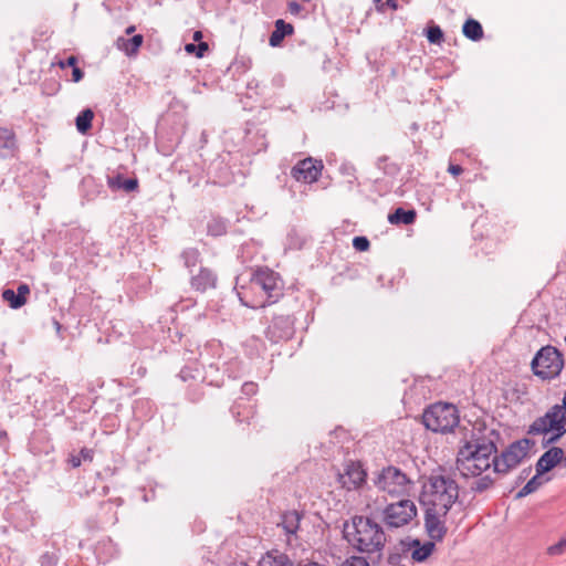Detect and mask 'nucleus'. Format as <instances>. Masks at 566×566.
I'll list each match as a JSON object with an SVG mask.
<instances>
[{"mask_svg": "<svg viewBox=\"0 0 566 566\" xmlns=\"http://www.w3.org/2000/svg\"><path fill=\"white\" fill-rule=\"evenodd\" d=\"M455 468L464 479L476 478L489 469L494 470V453L501 434L484 422L459 427Z\"/></svg>", "mask_w": 566, "mask_h": 566, "instance_id": "nucleus-1", "label": "nucleus"}, {"mask_svg": "<svg viewBox=\"0 0 566 566\" xmlns=\"http://www.w3.org/2000/svg\"><path fill=\"white\" fill-rule=\"evenodd\" d=\"M344 538L360 553L377 554L378 558L386 545L384 527L373 518L355 515L343 525Z\"/></svg>", "mask_w": 566, "mask_h": 566, "instance_id": "nucleus-2", "label": "nucleus"}, {"mask_svg": "<svg viewBox=\"0 0 566 566\" xmlns=\"http://www.w3.org/2000/svg\"><path fill=\"white\" fill-rule=\"evenodd\" d=\"M249 291L253 293L262 292L264 297H250L248 291L241 287L238 296L245 307L262 308L275 304L283 296V286L277 273L269 268L256 269L249 284Z\"/></svg>", "mask_w": 566, "mask_h": 566, "instance_id": "nucleus-3", "label": "nucleus"}, {"mask_svg": "<svg viewBox=\"0 0 566 566\" xmlns=\"http://www.w3.org/2000/svg\"><path fill=\"white\" fill-rule=\"evenodd\" d=\"M443 472V469L433 471L424 488L429 495L428 506L443 509V512H449L459 497V485Z\"/></svg>", "mask_w": 566, "mask_h": 566, "instance_id": "nucleus-4", "label": "nucleus"}, {"mask_svg": "<svg viewBox=\"0 0 566 566\" xmlns=\"http://www.w3.org/2000/svg\"><path fill=\"white\" fill-rule=\"evenodd\" d=\"M459 410L452 403L437 402L424 409L422 423L432 432L447 433L459 424Z\"/></svg>", "mask_w": 566, "mask_h": 566, "instance_id": "nucleus-5", "label": "nucleus"}, {"mask_svg": "<svg viewBox=\"0 0 566 566\" xmlns=\"http://www.w3.org/2000/svg\"><path fill=\"white\" fill-rule=\"evenodd\" d=\"M373 482L379 491L392 497H405L413 485L412 480L395 465L382 468L373 479Z\"/></svg>", "mask_w": 566, "mask_h": 566, "instance_id": "nucleus-6", "label": "nucleus"}, {"mask_svg": "<svg viewBox=\"0 0 566 566\" xmlns=\"http://www.w3.org/2000/svg\"><path fill=\"white\" fill-rule=\"evenodd\" d=\"M564 364L562 353L554 346L547 345L535 354L531 361V368L539 379L552 380L560 375Z\"/></svg>", "mask_w": 566, "mask_h": 566, "instance_id": "nucleus-7", "label": "nucleus"}, {"mask_svg": "<svg viewBox=\"0 0 566 566\" xmlns=\"http://www.w3.org/2000/svg\"><path fill=\"white\" fill-rule=\"evenodd\" d=\"M534 442L527 438L509 444L503 451L494 453V473L507 474L515 469L528 454Z\"/></svg>", "mask_w": 566, "mask_h": 566, "instance_id": "nucleus-8", "label": "nucleus"}, {"mask_svg": "<svg viewBox=\"0 0 566 566\" xmlns=\"http://www.w3.org/2000/svg\"><path fill=\"white\" fill-rule=\"evenodd\" d=\"M417 516V506L413 501L401 497L395 503L386 505L381 511V522L387 530L401 528Z\"/></svg>", "mask_w": 566, "mask_h": 566, "instance_id": "nucleus-9", "label": "nucleus"}, {"mask_svg": "<svg viewBox=\"0 0 566 566\" xmlns=\"http://www.w3.org/2000/svg\"><path fill=\"white\" fill-rule=\"evenodd\" d=\"M295 319L290 314H274L271 323L265 329V337L276 344L289 340L295 333Z\"/></svg>", "mask_w": 566, "mask_h": 566, "instance_id": "nucleus-10", "label": "nucleus"}, {"mask_svg": "<svg viewBox=\"0 0 566 566\" xmlns=\"http://www.w3.org/2000/svg\"><path fill=\"white\" fill-rule=\"evenodd\" d=\"M449 512L443 509L428 506L424 513V528L432 541L440 542L447 534L446 517Z\"/></svg>", "mask_w": 566, "mask_h": 566, "instance_id": "nucleus-11", "label": "nucleus"}, {"mask_svg": "<svg viewBox=\"0 0 566 566\" xmlns=\"http://www.w3.org/2000/svg\"><path fill=\"white\" fill-rule=\"evenodd\" d=\"M324 168L323 161L307 157L297 161L291 169V176L304 184H313L318 180Z\"/></svg>", "mask_w": 566, "mask_h": 566, "instance_id": "nucleus-12", "label": "nucleus"}, {"mask_svg": "<svg viewBox=\"0 0 566 566\" xmlns=\"http://www.w3.org/2000/svg\"><path fill=\"white\" fill-rule=\"evenodd\" d=\"M366 472L363 465L358 462L350 461L346 464L345 472L339 474L338 481L342 486L348 491L357 490L366 481Z\"/></svg>", "mask_w": 566, "mask_h": 566, "instance_id": "nucleus-13", "label": "nucleus"}, {"mask_svg": "<svg viewBox=\"0 0 566 566\" xmlns=\"http://www.w3.org/2000/svg\"><path fill=\"white\" fill-rule=\"evenodd\" d=\"M122 505L120 499L107 500L99 504L96 514V522L94 528H104L106 526L115 525L118 521L117 509Z\"/></svg>", "mask_w": 566, "mask_h": 566, "instance_id": "nucleus-14", "label": "nucleus"}, {"mask_svg": "<svg viewBox=\"0 0 566 566\" xmlns=\"http://www.w3.org/2000/svg\"><path fill=\"white\" fill-rule=\"evenodd\" d=\"M190 286L192 290L205 293L217 287L218 275L212 269L200 266L198 273L195 274L190 271Z\"/></svg>", "mask_w": 566, "mask_h": 566, "instance_id": "nucleus-15", "label": "nucleus"}, {"mask_svg": "<svg viewBox=\"0 0 566 566\" xmlns=\"http://www.w3.org/2000/svg\"><path fill=\"white\" fill-rule=\"evenodd\" d=\"M179 378L185 382L191 381L190 386H196L192 391L188 392V396L192 402L199 401L203 396L201 386L203 377L201 371L196 367L186 366L180 370Z\"/></svg>", "mask_w": 566, "mask_h": 566, "instance_id": "nucleus-16", "label": "nucleus"}, {"mask_svg": "<svg viewBox=\"0 0 566 566\" xmlns=\"http://www.w3.org/2000/svg\"><path fill=\"white\" fill-rule=\"evenodd\" d=\"M564 450L559 447H552L545 451L535 464L538 474H545L563 461Z\"/></svg>", "mask_w": 566, "mask_h": 566, "instance_id": "nucleus-17", "label": "nucleus"}, {"mask_svg": "<svg viewBox=\"0 0 566 566\" xmlns=\"http://www.w3.org/2000/svg\"><path fill=\"white\" fill-rule=\"evenodd\" d=\"M555 426H557V420L553 406L544 416L538 417L533 421V423L527 429V433L531 436L548 433L551 432L552 428H555Z\"/></svg>", "mask_w": 566, "mask_h": 566, "instance_id": "nucleus-18", "label": "nucleus"}, {"mask_svg": "<svg viewBox=\"0 0 566 566\" xmlns=\"http://www.w3.org/2000/svg\"><path fill=\"white\" fill-rule=\"evenodd\" d=\"M30 294V287L25 283H21L17 287V292L11 289L2 291V298L9 303L10 307L18 310L27 303V296Z\"/></svg>", "mask_w": 566, "mask_h": 566, "instance_id": "nucleus-19", "label": "nucleus"}, {"mask_svg": "<svg viewBox=\"0 0 566 566\" xmlns=\"http://www.w3.org/2000/svg\"><path fill=\"white\" fill-rule=\"evenodd\" d=\"M303 516V513L296 510L286 511L282 513L281 522L277 523V526H281L286 535H295L300 530Z\"/></svg>", "mask_w": 566, "mask_h": 566, "instance_id": "nucleus-20", "label": "nucleus"}, {"mask_svg": "<svg viewBox=\"0 0 566 566\" xmlns=\"http://www.w3.org/2000/svg\"><path fill=\"white\" fill-rule=\"evenodd\" d=\"M274 31L271 33L269 44L273 48L281 45L284 38L292 35L294 27L291 23L285 22L283 19H279L274 23Z\"/></svg>", "mask_w": 566, "mask_h": 566, "instance_id": "nucleus-21", "label": "nucleus"}, {"mask_svg": "<svg viewBox=\"0 0 566 566\" xmlns=\"http://www.w3.org/2000/svg\"><path fill=\"white\" fill-rule=\"evenodd\" d=\"M107 186L112 190L135 191L138 188L137 178H125L122 174L107 178Z\"/></svg>", "mask_w": 566, "mask_h": 566, "instance_id": "nucleus-22", "label": "nucleus"}, {"mask_svg": "<svg viewBox=\"0 0 566 566\" xmlns=\"http://www.w3.org/2000/svg\"><path fill=\"white\" fill-rule=\"evenodd\" d=\"M144 36L142 34H135L129 39L123 36L116 41L118 50L123 51L127 56H135L140 46L143 45Z\"/></svg>", "mask_w": 566, "mask_h": 566, "instance_id": "nucleus-23", "label": "nucleus"}, {"mask_svg": "<svg viewBox=\"0 0 566 566\" xmlns=\"http://www.w3.org/2000/svg\"><path fill=\"white\" fill-rule=\"evenodd\" d=\"M417 218V212L413 209L405 210L403 208L399 207L394 210V212L388 214V221L391 224H405L409 226L415 223Z\"/></svg>", "mask_w": 566, "mask_h": 566, "instance_id": "nucleus-24", "label": "nucleus"}, {"mask_svg": "<svg viewBox=\"0 0 566 566\" xmlns=\"http://www.w3.org/2000/svg\"><path fill=\"white\" fill-rule=\"evenodd\" d=\"M231 413L237 422L250 423V419L254 418L256 411L254 407L243 405L240 400H237L231 407Z\"/></svg>", "mask_w": 566, "mask_h": 566, "instance_id": "nucleus-25", "label": "nucleus"}, {"mask_svg": "<svg viewBox=\"0 0 566 566\" xmlns=\"http://www.w3.org/2000/svg\"><path fill=\"white\" fill-rule=\"evenodd\" d=\"M462 33L467 39L476 42L483 38V28L478 20L469 18L463 23Z\"/></svg>", "mask_w": 566, "mask_h": 566, "instance_id": "nucleus-26", "label": "nucleus"}, {"mask_svg": "<svg viewBox=\"0 0 566 566\" xmlns=\"http://www.w3.org/2000/svg\"><path fill=\"white\" fill-rule=\"evenodd\" d=\"M412 546L415 547V549L412 551L411 557L416 562L426 560L434 549V543L431 541L426 542L424 544L421 545L419 539H413Z\"/></svg>", "mask_w": 566, "mask_h": 566, "instance_id": "nucleus-27", "label": "nucleus"}, {"mask_svg": "<svg viewBox=\"0 0 566 566\" xmlns=\"http://www.w3.org/2000/svg\"><path fill=\"white\" fill-rule=\"evenodd\" d=\"M476 478L478 479L470 485L471 492L475 494H482L491 490L495 484V480L490 474H481Z\"/></svg>", "mask_w": 566, "mask_h": 566, "instance_id": "nucleus-28", "label": "nucleus"}, {"mask_svg": "<svg viewBox=\"0 0 566 566\" xmlns=\"http://www.w3.org/2000/svg\"><path fill=\"white\" fill-rule=\"evenodd\" d=\"M94 112L91 108H85L75 118L76 129L81 134H86L92 128V120Z\"/></svg>", "mask_w": 566, "mask_h": 566, "instance_id": "nucleus-29", "label": "nucleus"}, {"mask_svg": "<svg viewBox=\"0 0 566 566\" xmlns=\"http://www.w3.org/2000/svg\"><path fill=\"white\" fill-rule=\"evenodd\" d=\"M542 475L543 474H538L536 472V474L517 492L516 499L525 497L537 491L544 483Z\"/></svg>", "mask_w": 566, "mask_h": 566, "instance_id": "nucleus-30", "label": "nucleus"}, {"mask_svg": "<svg viewBox=\"0 0 566 566\" xmlns=\"http://www.w3.org/2000/svg\"><path fill=\"white\" fill-rule=\"evenodd\" d=\"M180 258L184 262V265L190 271L195 268L200 261V252L197 248H187L185 249Z\"/></svg>", "mask_w": 566, "mask_h": 566, "instance_id": "nucleus-31", "label": "nucleus"}, {"mask_svg": "<svg viewBox=\"0 0 566 566\" xmlns=\"http://www.w3.org/2000/svg\"><path fill=\"white\" fill-rule=\"evenodd\" d=\"M207 232L211 237H221L227 233V222L221 218H213L207 224Z\"/></svg>", "mask_w": 566, "mask_h": 566, "instance_id": "nucleus-32", "label": "nucleus"}, {"mask_svg": "<svg viewBox=\"0 0 566 566\" xmlns=\"http://www.w3.org/2000/svg\"><path fill=\"white\" fill-rule=\"evenodd\" d=\"M15 146V134L12 129L0 127V151Z\"/></svg>", "mask_w": 566, "mask_h": 566, "instance_id": "nucleus-33", "label": "nucleus"}, {"mask_svg": "<svg viewBox=\"0 0 566 566\" xmlns=\"http://www.w3.org/2000/svg\"><path fill=\"white\" fill-rule=\"evenodd\" d=\"M426 36L432 44H441L444 39L442 29L438 24H431L426 29Z\"/></svg>", "mask_w": 566, "mask_h": 566, "instance_id": "nucleus-34", "label": "nucleus"}, {"mask_svg": "<svg viewBox=\"0 0 566 566\" xmlns=\"http://www.w3.org/2000/svg\"><path fill=\"white\" fill-rule=\"evenodd\" d=\"M270 566H293V562L286 554L275 551L268 555Z\"/></svg>", "mask_w": 566, "mask_h": 566, "instance_id": "nucleus-35", "label": "nucleus"}, {"mask_svg": "<svg viewBox=\"0 0 566 566\" xmlns=\"http://www.w3.org/2000/svg\"><path fill=\"white\" fill-rule=\"evenodd\" d=\"M376 165H377V168L379 170H382L386 175L394 176V175H396L399 171L398 165H396L394 163H388V157L387 156L379 157L377 159Z\"/></svg>", "mask_w": 566, "mask_h": 566, "instance_id": "nucleus-36", "label": "nucleus"}, {"mask_svg": "<svg viewBox=\"0 0 566 566\" xmlns=\"http://www.w3.org/2000/svg\"><path fill=\"white\" fill-rule=\"evenodd\" d=\"M208 49L209 45L207 42H199L198 44L187 43L185 45V51L189 54H195L197 57H202Z\"/></svg>", "mask_w": 566, "mask_h": 566, "instance_id": "nucleus-37", "label": "nucleus"}, {"mask_svg": "<svg viewBox=\"0 0 566 566\" xmlns=\"http://www.w3.org/2000/svg\"><path fill=\"white\" fill-rule=\"evenodd\" d=\"M566 552V535L562 537L556 544L547 548V554L551 556H559Z\"/></svg>", "mask_w": 566, "mask_h": 566, "instance_id": "nucleus-38", "label": "nucleus"}, {"mask_svg": "<svg viewBox=\"0 0 566 566\" xmlns=\"http://www.w3.org/2000/svg\"><path fill=\"white\" fill-rule=\"evenodd\" d=\"M59 557L55 553L45 552L40 556L41 566H56Z\"/></svg>", "mask_w": 566, "mask_h": 566, "instance_id": "nucleus-39", "label": "nucleus"}, {"mask_svg": "<svg viewBox=\"0 0 566 566\" xmlns=\"http://www.w3.org/2000/svg\"><path fill=\"white\" fill-rule=\"evenodd\" d=\"M554 410L556 412L557 427L562 430H565L566 433V413L564 412L565 408H560L559 405H554Z\"/></svg>", "mask_w": 566, "mask_h": 566, "instance_id": "nucleus-40", "label": "nucleus"}, {"mask_svg": "<svg viewBox=\"0 0 566 566\" xmlns=\"http://www.w3.org/2000/svg\"><path fill=\"white\" fill-rule=\"evenodd\" d=\"M353 247L359 251L364 252L367 251L370 247V242L366 237H355L353 239Z\"/></svg>", "mask_w": 566, "mask_h": 566, "instance_id": "nucleus-41", "label": "nucleus"}, {"mask_svg": "<svg viewBox=\"0 0 566 566\" xmlns=\"http://www.w3.org/2000/svg\"><path fill=\"white\" fill-rule=\"evenodd\" d=\"M551 432L553 434L547 440L543 441V447H547L549 444L557 442L565 434V430L559 429L557 426H555V428H552Z\"/></svg>", "mask_w": 566, "mask_h": 566, "instance_id": "nucleus-42", "label": "nucleus"}, {"mask_svg": "<svg viewBox=\"0 0 566 566\" xmlns=\"http://www.w3.org/2000/svg\"><path fill=\"white\" fill-rule=\"evenodd\" d=\"M258 389H259V386L256 382L245 381L241 387V392H242V395H244L247 397H252V396L256 395Z\"/></svg>", "mask_w": 566, "mask_h": 566, "instance_id": "nucleus-43", "label": "nucleus"}, {"mask_svg": "<svg viewBox=\"0 0 566 566\" xmlns=\"http://www.w3.org/2000/svg\"><path fill=\"white\" fill-rule=\"evenodd\" d=\"M342 566H369V563L363 556H350L342 564Z\"/></svg>", "mask_w": 566, "mask_h": 566, "instance_id": "nucleus-44", "label": "nucleus"}, {"mask_svg": "<svg viewBox=\"0 0 566 566\" xmlns=\"http://www.w3.org/2000/svg\"><path fill=\"white\" fill-rule=\"evenodd\" d=\"M76 64H77V57L75 55H70L66 60L59 62V66L61 69L74 67Z\"/></svg>", "mask_w": 566, "mask_h": 566, "instance_id": "nucleus-45", "label": "nucleus"}, {"mask_svg": "<svg viewBox=\"0 0 566 566\" xmlns=\"http://www.w3.org/2000/svg\"><path fill=\"white\" fill-rule=\"evenodd\" d=\"M287 9L291 14L298 15L303 11L304 8L298 2L291 1L287 4Z\"/></svg>", "mask_w": 566, "mask_h": 566, "instance_id": "nucleus-46", "label": "nucleus"}, {"mask_svg": "<svg viewBox=\"0 0 566 566\" xmlns=\"http://www.w3.org/2000/svg\"><path fill=\"white\" fill-rule=\"evenodd\" d=\"M84 77V72L77 66L72 67V80L77 83Z\"/></svg>", "mask_w": 566, "mask_h": 566, "instance_id": "nucleus-47", "label": "nucleus"}, {"mask_svg": "<svg viewBox=\"0 0 566 566\" xmlns=\"http://www.w3.org/2000/svg\"><path fill=\"white\" fill-rule=\"evenodd\" d=\"M78 455L81 457L82 461H92L93 460V450L83 448V449H81Z\"/></svg>", "mask_w": 566, "mask_h": 566, "instance_id": "nucleus-48", "label": "nucleus"}, {"mask_svg": "<svg viewBox=\"0 0 566 566\" xmlns=\"http://www.w3.org/2000/svg\"><path fill=\"white\" fill-rule=\"evenodd\" d=\"M69 463L72 468H78L82 463L81 457L78 454H71L69 458Z\"/></svg>", "mask_w": 566, "mask_h": 566, "instance_id": "nucleus-49", "label": "nucleus"}, {"mask_svg": "<svg viewBox=\"0 0 566 566\" xmlns=\"http://www.w3.org/2000/svg\"><path fill=\"white\" fill-rule=\"evenodd\" d=\"M448 171L453 176H459L463 172V168L459 165H450Z\"/></svg>", "mask_w": 566, "mask_h": 566, "instance_id": "nucleus-50", "label": "nucleus"}, {"mask_svg": "<svg viewBox=\"0 0 566 566\" xmlns=\"http://www.w3.org/2000/svg\"><path fill=\"white\" fill-rule=\"evenodd\" d=\"M373 2L379 13H385V2L382 0H373Z\"/></svg>", "mask_w": 566, "mask_h": 566, "instance_id": "nucleus-51", "label": "nucleus"}, {"mask_svg": "<svg viewBox=\"0 0 566 566\" xmlns=\"http://www.w3.org/2000/svg\"><path fill=\"white\" fill-rule=\"evenodd\" d=\"M389 8L391 10H397L398 9V1L397 0H387L385 2V10Z\"/></svg>", "mask_w": 566, "mask_h": 566, "instance_id": "nucleus-52", "label": "nucleus"}, {"mask_svg": "<svg viewBox=\"0 0 566 566\" xmlns=\"http://www.w3.org/2000/svg\"><path fill=\"white\" fill-rule=\"evenodd\" d=\"M531 471H532V467L523 469L520 473L518 481L525 480L530 475Z\"/></svg>", "mask_w": 566, "mask_h": 566, "instance_id": "nucleus-53", "label": "nucleus"}, {"mask_svg": "<svg viewBox=\"0 0 566 566\" xmlns=\"http://www.w3.org/2000/svg\"><path fill=\"white\" fill-rule=\"evenodd\" d=\"M201 39H202V33H201V31H196V32L193 33V40H195V41H197V42H202V41H201Z\"/></svg>", "mask_w": 566, "mask_h": 566, "instance_id": "nucleus-54", "label": "nucleus"}, {"mask_svg": "<svg viewBox=\"0 0 566 566\" xmlns=\"http://www.w3.org/2000/svg\"><path fill=\"white\" fill-rule=\"evenodd\" d=\"M135 30H136V27H135V25H129V27H127V28H126L125 33H126L127 35H129V34L134 33V32H135Z\"/></svg>", "mask_w": 566, "mask_h": 566, "instance_id": "nucleus-55", "label": "nucleus"}, {"mask_svg": "<svg viewBox=\"0 0 566 566\" xmlns=\"http://www.w3.org/2000/svg\"><path fill=\"white\" fill-rule=\"evenodd\" d=\"M560 408H565L566 409V391L564 392V397H563V403L559 405Z\"/></svg>", "mask_w": 566, "mask_h": 566, "instance_id": "nucleus-56", "label": "nucleus"}, {"mask_svg": "<svg viewBox=\"0 0 566 566\" xmlns=\"http://www.w3.org/2000/svg\"><path fill=\"white\" fill-rule=\"evenodd\" d=\"M563 461H564V465L566 467V453H564Z\"/></svg>", "mask_w": 566, "mask_h": 566, "instance_id": "nucleus-57", "label": "nucleus"}]
</instances>
